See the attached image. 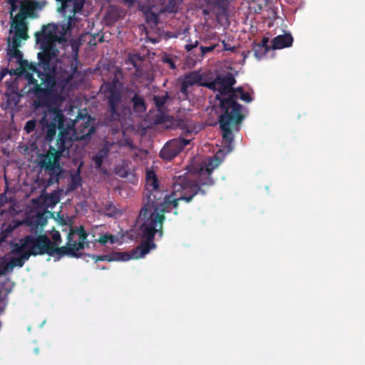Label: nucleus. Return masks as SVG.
Instances as JSON below:
<instances>
[{
  "mask_svg": "<svg viewBox=\"0 0 365 365\" xmlns=\"http://www.w3.org/2000/svg\"><path fill=\"white\" fill-rule=\"evenodd\" d=\"M79 64L80 61L78 59V55L76 53L67 66L65 67H62L61 66H60V78L61 79L63 85H66L74 78L80 76L81 72L78 70Z\"/></svg>",
  "mask_w": 365,
  "mask_h": 365,
  "instance_id": "4468645a",
  "label": "nucleus"
},
{
  "mask_svg": "<svg viewBox=\"0 0 365 365\" xmlns=\"http://www.w3.org/2000/svg\"><path fill=\"white\" fill-rule=\"evenodd\" d=\"M169 98L168 94L166 93L163 96H154L153 102L158 109V111H162L165 108V105Z\"/></svg>",
  "mask_w": 365,
  "mask_h": 365,
  "instance_id": "393cba45",
  "label": "nucleus"
},
{
  "mask_svg": "<svg viewBox=\"0 0 365 365\" xmlns=\"http://www.w3.org/2000/svg\"><path fill=\"white\" fill-rule=\"evenodd\" d=\"M43 4L39 1L34 0H23L20 2V10L16 16L23 20H26L28 18L34 19L37 16L36 14V9H41Z\"/></svg>",
  "mask_w": 365,
  "mask_h": 365,
  "instance_id": "2eb2a0df",
  "label": "nucleus"
},
{
  "mask_svg": "<svg viewBox=\"0 0 365 365\" xmlns=\"http://www.w3.org/2000/svg\"><path fill=\"white\" fill-rule=\"evenodd\" d=\"M294 39L289 33L275 36L272 40V50H279L292 46Z\"/></svg>",
  "mask_w": 365,
  "mask_h": 365,
  "instance_id": "a211bd4d",
  "label": "nucleus"
},
{
  "mask_svg": "<svg viewBox=\"0 0 365 365\" xmlns=\"http://www.w3.org/2000/svg\"><path fill=\"white\" fill-rule=\"evenodd\" d=\"M8 202V199L5 194H3L0 196V212L1 215L4 213V210H1V207H4Z\"/></svg>",
  "mask_w": 365,
  "mask_h": 365,
  "instance_id": "58836bf2",
  "label": "nucleus"
},
{
  "mask_svg": "<svg viewBox=\"0 0 365 365\" xmlns=\"http://www.w3.org/2000/svg\"><path fill=\"white\" fill-rule=\"evenodd\" d=\"M234 91H235V97L233 98V101L240 106L238 110L240 119L239 120H234V121H230L227 125H223L222 123V113L219 115L218 118L220 128L222 131V141L228 152L232 151L233 148L234 133L238 132L240 130L241 124L245 118L244 113L245 108L237 102V100L240 98L246 103H250L252 101L250 94L248 92H245L242 87L235 88Z\"/></svg>",
  "mask_w": 365,
  "mask_h": 365,
  "instance_id": "0eeeda50",
  "label": "nucleus"
},
{
  "mask_svg": "<svg viewBox=\"0 0 365 365\" xmlns=\"http://www.w3.org/2000/svg\"><path fill=\"white\" fill-rule=\"evenodd\" d=\"M73 11L74 13L79 12L83 7L84 1L83 0H73Z\"/></svg>",
  "mask_w": 365,
  "mask_h": 365,
  "instance_id": "e433bc0d",
  "label": "nucleus"
},
{
  "mask_svg": "<svg viewBox=\"0 0 365 365\" xmlns=\"http://www.w3.org/2000/svg\"><path fill=\"white\" fill-rule=\"evenodd\" d=\"M128 96H130V103L135 113H144L146 109V104L144 98L140 95L139 91H136L131 88L126 89Z\"/></svg>",
  "mask_w": 365,
  "mask_h": 365,
  "instance_id": "f3484780",
  "label": "nucleus"
},
{
  "mask_svg": "<svg viewBox=\"0 0 365 365\" xmlns=\"http://www.w3.org/2000/svg\"><path fill=\"white\" fill-rule=\"evenodd\" d=\"M71 147L65 146L63 144L56 145V148L50 146L48 152L40 156L38 162L40 173L42 174V180L46 187L59 182L61 175L63 172V168L61 166L59 160L61 157L68 155Z\"/></svg>",
  "mask_w": 365,
  "mask_h": 365,
  "instance_id": "423d86ee",
  "label": "nucleus"
},
{
  "mask_svg": "<svg viewBox=\"0 0 365 365\" xmlns=\"http://www.w3.org/2000/svg\"><path fill=\"white\" fill-rule=\"evenodd\" d=\"M202 80V76L198 71H192L185 75L180 89L182 98L187 99L188 98L190 89L193 86L197 85L200 86Z\"/></svg>",
  "mask_w": 365,
  "mask_h": 365,
  "instance_id": "dca6fc26",
  "label": "nucleus"
},
{
  "mask_svg": "<svg viewBox=\"0 0 365 365\" xmlns=\"http://www.w3.org/2000/svg\"><path fill=\"white\" fill-rule=\"evenodd\" d=\"M207 8L203 10L202 13L204 15H208L212 11V7H217L219 9L222 8V2L220 0H207Z\"/></svg>",
  "mask_w": 365,
  "mask_h": 365,
  "instance_id": "a878e982",
  "label": "nucleus"
},
{
  "mask_svg": "<svg viewBox=\"0 0 365 365\" xmlns=\"http://www.w3.org/2000/svg\"><path fill=\"white\" fill-rule=\"evenodd\" d=\"M98 41H99V42H103V36H101L99 38Z\"/></svg>",
  "mask_w": 365,
  "mask_h": 365,
  "instance_id": "a18cd8bd",
  "label": "nucleus"
},
{
  "mask_svg": "<svg viewBox=\"0 0 365 365\" xmlns=\"http://www.w3.org/2000/svg\"><path fill=\"white\" fill-rule=\"evenodd\" d=\"M186 133H187V134H191V131H190V130H187Z\"/></svg>",
  "mask_w": 365,
  "mask_h": 365,
  "instance_id": "de8ad7c7",
  "label": "nucleus"
},
{
  "mask_svg": "<svg viewBox=\"0 0 365 365\" xmlns=\"http://www.w3.org/2000/svg\"><path fill=\"white\" fill-rule=\"evenodd\" d=\"M129 7L138 4V10L143 12L146 22L151 26L159 23V15L165 11L163 5L156 0H124Z\"/></svg>",
  "mask_w": 365,
  "mask_h": 365,
  "instance_id": "9d476101",
  "label": "nucleus"
},
{
  "mask_svg": "<svg viewBox=\"0 0 365 365\" xmlns=\"http://www.w3.org/2000/svg\"><path fill=\"white\" fill-rule=\"evenodd\" d=\"M47 128L46 137L48 139H52L56 133L57 127L54 125H44Z\"/></svg>",
  "mask_w": 365,
  "mask_h": 365,
  "instance_id": "7c9ffc66",
  "label": "nucleus"
},
{
  "mask_svg": "<svg viewBox=\"0 0 365 365\" xmlns=\"http://www.w3.org/2000/svg\"><path fill=\"white\" fill-rule=\"evenodd\" d=\"M223 49L225 51H234L235 50V47L231 46L229 43H226L225 41H222Z\"/></svg>",
  "mask_w": 365,
  "mask_h": 365,
  "instance_id": "ea45409f",
  "label": "nucleus"
},
{
  "mask_svg": "<svg viewBox=\"0 0 365 365\" xmlns=\"http://www.w3.org/2000/svg\"><path fill=\"white\" fill-rule=\"evenodd\" d=\"M102 212L110 217H116L122 214V212L117 209L113 202L106 204L102 208Z\"/></svg>",
  "mask_w": 365,
  "mask_h": 365,
  "instance_id": "5701e85b",
  "label": "nucleus"
},
{
  "mask_svg": "<svg viewBox=\"0 0 365 365\" xmlns=\"http://www.w3.org/2000/svg\"><path fill=\"white\" fill-rule=\"evenodd\" d=\"M108 152H109L108 149L105 147V148L100 149L96 153V154L92 157V160L95 163L96 168L99 169L101 167V165L103 163V160L108 155Z\"/></svg>",
  "mask_w": 365,
  "mask_h": 365,
  "instance_id": "4be33fe9",
  "label": "nucleus"
},
{
  "mask_svg": "<svg viewBox=\"0 0 365 365\" xmlns=\"http://www.w3.org/2000/svg\"><path fill=\"white\" fill-rule=\"evenodd\" d=\"M36 122L35 120H28L24 126V130L27 133L33 132L36 128Z\"/></svg>",
  "mask_w": 365,
  "mask_h": 365,
  "instance_id": "473e14b6",
  "label": "nucleus"
},
{
  "mask_svg": "<svg viewBox=\"0 0 365 365\" xmlns=\"http://www.w3.org/2000/svg\"><path fill=\"white\" fill-rule=\"evenodd\" d=\"M51 237L53 240L54 245L57 247L56 243L60 242L61 241V234L58 231L54 230L51 234Z\"/></svg>",
  "mask_w": 365,
  "mask_h": 365,
  "instance_id": "4c0bfd02",
  "label": "nucleus"
},
{
  "mask_svg": "<svg viewBox=\"0 0 365 365\" xmlns=\"http://www.w3.org/2000/svg\"><path fill=\"white\" fill-rule=\"evenodd\" d=\"M57 26L54 24H48L42 26L41 31L36 32V42L39 45L41 52L38 53V63L33 65L23 59V54L18 49L19 46L12 44V48L8 52L9 61L16 58L19 67L11 68L10 75L21 76L26 69L37 74L40 83L34 78L32 74H27L29 84L33 87L29 90V93L35 97L33 106L36 109L48 108L55 105L60 101L61 95L56 88V81L55 73L56 66V58L58 53L56 43L58 39Z\"/></svg>",
  "mask_w": 365,
  "mask_h": 365,
  "instance_id": "f257e3e1",
  "label": "nucleus"
},
{
  "mask_svg": "<svg viewBox=\"0 0 365 365\" xmlns=\"http://www.w3.org/2000/svg\"><path fill=\"white\" fill-rule=\"evenodd\" d=\"M148 204L149 202L143 195V206L138 217L140 223L139 231L142 242L132 250L130 255L127 252H113L100 256L96 255L89 256L96 262L128 261L131 258H142L152 249H155L156 247L154 242L155 235L158 234L160 237L163 236V225L165 217L162 213L154 210V207H151Z\"/></svg>",
  "mask_w": 365,
  "mask_h": 365,
  "instance_id": "7ed1b4c3",
  "label": "nucleus"
},
{
  "mask_svg": "<svg viewBox=\"0 0 365 365\" xmlns=\"http://www.w3.org/2000/svg\"><path fill=\"white\" fill-rule=\"evenodd\" d=\"M43 125H54L58 128L59 133L56 145L72 146L73 139L70 135V123L65 124L66 118L61 110L49 108L42 118Z\"/></svg>",
  "mask_w": 365,
  "mask_h": 365,
  "instance_id": "6e6552de",
  "label": "nucleus"
},
{
  "mask_svg": "<svg viewBox=\"0 0 365 365\" xmlns=\"http://www.w3.org/2000/svg\"><path fill=\"white\" fill-rule=\"evenodd\" d=\"M155 115V122L158 124L165 123L170 121V116L162 111Z\"/></svg>",
  "mask_w": 365,
  "mask_h": 365,
  "instance_id": "cd10ccee",
  "label": "nucleus"
},
{
  "mask_svg": "<svg viewBox=\"0 0 365 365\" xmlns=\"http://www.w3.org/2000/svg\"><path fill=\"white\" fill-rule=\"evenodd\" d=\"M220 163L218 158H210L207 164L200 167L196 173H186L175 177L173 184V200L160 187L158 179L153 170H148L145 175V187L143 195L149 202V205L162 213L176 209L180 201L190 202L198 194L205 196L206 188L214 185L211 174Z\"/></svg>",
  "mask_w": 365,
  "mask_h": 365,
  "instance_id": "f03ea898",
  "label": "nucleus"
},
{
  "mask_svg": "<svg viewBox=\"0 0 365 365\" xmlns=\"http://www.w3.org/2000/svg\"><path fill=\"white\" fill-rule=\"evenodd\" d=\"M218 85V93L215 95V99L220 101L219 113H222V123L227 125L230 121L239 120L240 106L233 101L235 97V91L233 86L236 80L231 73L226 75H218L216 76Z\"/></svg>",
  "mask_w": 365,
  "mask_h": 365,
  "instance_id": "39448f33",
  "label": "nucleus"
},
{
  "mask_svg": "<svg viewBox=\"0 0 365 365\" xmlns=\"http://www.w3.org/2000/svg\"><path fill=\"white\" fill-rule=\"evenodd\" d=\"M15 256L9 261L11 268L15 267H22L26 260L31 256L29 252H26L22 255H14Z\"/></svg>",
  "mask_w": 365,
  "mask_h": 365,
  "instance_id": "412c9836",
  "label": "nucleus"
},
{
  "mask_svg": "<svg viewBox=\"0 0 365 365\" xmlns=\"http://www.w3.org/2000/svg\"><path fill=\"white\" fill-rule=\"evenodd\" d=\"M34 351H35V353H36V354H38V353H39V350H38V348H36V349H34Z\"/></svg>",
  "mask_w": 365,
  "mask_h": 365,
  "instance_id": "49530a36",
  "label": "nucleus"
},
{
  "mask_svg": "<svg viewBox=\"0 0 365 365\" xmlns=\"http://www.w3.org/2000/svg\"><path fill=\"white\" fill-rule=\"evenodd\" d=\"M252 53V50L250 51H247L246 52H243L242 53V55H243V59L244 61L245 60L246 58H247L249 56V55Z\"/></svg>",
  "mask_w": 365,
  "mask_h": 365,
  "instance_id": "c03bdc74",
  "label": "nucleus"
},
{
  "mask_svg": "<svg viewBox=\"0 0 365 365\" xmlns=\"http://www.w3.org/2000/svg\"><path fill=\"white\" fill-rule=\"evenodd\" d=\"M88 234L83 227H75L71 229L68 235L66 246L56 247L46 235H40L37 237L27 235V243H29V251L31 255H43L48 254L53 255L57 254L61 256L68 255L78 257V252L83 250L85 245H88L86 242Z\"/></svg>",
  "mask_w": 365,
  "mask_h": 365,
  "instance_id": "20e7f679",
  "label": "nucleus"
},
{
  "mask_svg": "<svg viewBox=\"0 0 365 365\" xmlns=\"http://www.w3.org/2000/svg\"><path fill=\"white\" fill-rule=\"evenodd\" d=\"M11 70L4 68L0 72V81H1L7 73H10Z\"/></svg>",
  "mask_w": 365,
  "mask_h": 365,
  "instance_id": "79ce46f5",
  "label": "nucleus"
},
{
  "mask_svg": "<svg viewBox=\"0 0 365 365\" xmlns=\"http://www.w3.org/2000/svg\"><path fill=\"white\" fill-rule=\"evenodd\" d=\"M174 214H175V215H177V214H178V212H177V211H175V212H174Z\"/></svg>",
  "mask_w": 365,
  "mask_h": 365,
  "instance_id": "09e8293b",
  "label": "nucleus"
},
{
  "mask_svg": "<svg viewBox=\"0 0 365 365\" xmlns=\"http://www.w3.org/2000/svg\"><path fill=\"white\" fill-rule=\"evenodd\" d=\"M200 86L206 87L210 90L218 92V85L217 83L216 78L211 82H202V81Z\"/></svg>",
  "mask_w": 365,
  "mask_h": 365,
  "instance_id": "c756f323",
  "label": "nucleus"
},
{
  "mask_svg": "<svg viewBox=\"0 0 365 365\" xmlns=\"http://www.w3.org/2000/svg\"><path fill=\"white\" fill-rule=\"evenodd\" d=\"M81 185V178L79 175V172L74 175L71 178V187L72 190L78 188Z\"/></svg>",
  "mask_w": 365,
  "mask_h": 365,
  "instance_id": "c85d7f7f",
  "label": "nucleus"
},
{
  "mask_svg": "<svg viewBox=\"0 0 365 365\" xmlns=\"http://www.w3.org/2000/svg\"><path fill=\"white\" fill-rule=\"evenodd\" d=\"M70 123V135L74 140H86L90 137L96 130L92 124V118L87 113L83 114L79 113L76 118Z\"/></svg>",
  "mask_w": 365,
  "mask_h": 365,
  "instance_id": "9b49d317",
  "label": "nucleus"
},
{
  "mask_svg": "<svg viewBox=\"0 0 365 365\" xmlns=\"http://www.w3.org/2000/svg\"><path fill=\"white\" fill-rule=\"evenodd\" d=\"M217 46V44H213V45H211L210 46H201L200 47V57H203L206 53H209V52H212L213 51L215 48Z\"/></svg>",
  "mask_w": 365,
  "mask_h": 365,
  "instance_id": "2f4dec72",
  "label": "nucleus"
},
{
  "mask_svg": "<svg viewBox=\"0 0 365 365\" xmlns=\"http://www.w3.org/2000/svg\"><path fill=\"white\" fill-rule=\"evenodd\" d=\"M10 262L4 263L0 264V276L4 275L6 273L11 272L13 268H11Z\"/></svg>",
  "mask_w": 365,
  "mask_h": 365,
  "instance_id": "f704fd0d",
  "label": "nucleus"
},
{
  "mask_svg": "<svg viewBox=\"0 0 365 365\" xmlns=\"http://www.w3.org/2000/svg\"><path fill=\"white\" fill-rule=\"evenodd\" d=\"M28 30V23L26 20L16 16L14 17L11 23L9 32L14 33L12 38V43L14 46H20L22 40H27L29 38Z\"/></svg>",
  "mask_w": 365,
  "mask_h": 365,
  "instance_id": "ddd939ff",
  "label": "nucleus"
},
{
  "mask_svg": "<svg viewBox=\"0 0 365 365\" xmlns=\"http://www.w3.org/2000/svg\"><path fill=\"white\" fill-rule=\"evenodd\" d=\"M197 44H198V41H196L194 43L186 44L185 48L187 51H190L193 48H196L197 46Z\"/></svg>",
  "mask_w": 365,
  "mask_h": 365,
  "instance_id": "a19ab883",
  "label": "nucleus"
},
{
  "mask_svg": "<svg viewBox=\"0 0 365 365\" xmlns=\"http://www.w3.org/2000/svg\"><path fill=\"white\" fill-rule=\"evenodd\" d=\"M191 139H185L181 136L173 138L165 143L160 152V157L170 160L176 157L184 148L190 144Z\"/></svg>",
  "mask_w": 365,
  "mask_h": 365,
  "instance_id": "f8f14e48",
  "label": "nucleus"
},
{
  "mask_svg": "<svg viewBox=\"0 0 365 365\" xmlns=\"http://www.w3.org/2000/svg\"><path fill=\"white\" fill-rule=\"evenodd\" d=\"M96 242H98L101 245H106L108 242L113 244L115 242V237L113 235L105 234L101 235L98 239L96 240Z\"/></svg>",
  "mask_w": 365,
  "mask_h": 365,
  "instance_id": "bb28decb",
  "label": "nucleus"
},
{
  "mask_svg": "<svg viewBox=\"0 0 365 365\" xmlns=\"http://www.w3.org/2000/svg\"><path fill=\"white\" fill-rule=\"evenodd\" d=\"M26 251H29V243H27V236H26L24 239L21 240L20 243H15L12 252L14 255H22L26 252Z\"/></svg>",
  "mask_w": 365,
  "mask_h": 365,
  "instance_id": "b1692460",
  "label": "nucleus"
},
{
  "mask_svg": "<svg viewBox=\"0 0 365 365\" xmlns=\"http://www.w3.org/2000/svg\"><path fill=\"white\" fill-rule=\"evenodd\" d=\"M7 2L10 5L9 14H10V18L11 19V21H12L14 17L13 14L18 9V6H17L18 0H9V1H7Z\"/></svg>",
  "mask_w": 365,
  "mask_h": 365,
  "instance_id": "72a5a7b5",
  "label": "nucleus"
},
{
  "mask_svg": "<svg viewBox=\"0 0 365 365\" xmlns=\"http://www.w3.org/2000/svg\"><path fill=\"white\" fill-rule=\"evenodd\" d=\"M163 62L168 64L171 69H175L176 68L173 58L168 55H165L163 57Z\"/></svg>",
  "mask_w": 365,
  "mask_h": 365,
  "instance_id": "c9c22d12",
  "label": "nucleus"
},
{
  "mask_svg": "<svg viewBox=\"0 0 365 365\" xmlns=\"http://www.w3.org/2000/svg\"><path fill=\"white\" fill-rule=\"evenodd\" d=\"M104 94L107 99L108 110L113 116H119L121 112L130 110V106L123 103L122 84L118 80L114 79L106 83Z\"/></svg>",
  "mask_w": 365,
  "mask_h": 365,
  "instance_id": "1a4fd4ad",
  "label": "nucleus"
},
{
  "mask_svg": "<svg viewBox=\"0 0 365 365\" xmlns=\"http://www.w3.org/2000/svg\"><path fill=\"white\" fill-rule=\"evenodd\" d=\"M47 222L46 217L43 213L38 212L36 215L27 217L25 219V224L32 229L37 230L38 227H43Z\"/></svg>",
  "mask_w": 365,
  "mask_h": 365,
  "instance_id": "aec40b11",
  "label": "nucleus"
},
{
  "mask_svg": "<svg viewBox=\"0 0 365 365\" xmlns=\"http://www.w3.org/2000/svg\"><path fill=\"white\" fill-rule=\"evenodd\" d=\"M88 43L91 46H96L97 43L96 42V36H93L92 38L89 41Z\"/></svg>",
  "mask_w": 365,
  "mask_h": 365,
  "instance_id": "37998d69",
  "label": "nucleus"
},
{
  "mask_svg": "<svg viewBox=\"0 0 365 365\" xmlns=\"http://www.w3.org/2000/svg\"><path fill=\"white\" fill-rule=\"evenodd\" d=\"M268 42L269 38L266 36H264L259 43L253 42L252 51L254 56L257 60H260L262 57L266 56L269 51L272 50L271 46L268 45Z\"/></svg>",
  "mask_w": 365,
  "mask_h": 365,
  "instance_id": "6ab92c4d",
  "label": "nucleus"
}]
</instances>
